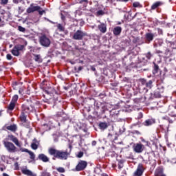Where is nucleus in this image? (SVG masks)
I'll return each instance as SVG.
<instances>
[{
  "label": "nucleus",
  "instance_id": "nucleus-19",
  "mask_svg": "<svg viewBox=\"0 0 176 176\" xmlns=\"http://www.w3.org/2000/svg\"><path fill=\"white\" fill-rule=\"evenodd\" d=\"M34 142L31 144L32 149H34V151H36L38 149V146H39V142L36 140V139L33 140Z\"/></svg>",
  "mask_w": 176,
  "mask_h": 176
},
{
  "label": "nucleus",
  "instance_id": "nucleus-15",
  "mask_svg": "<svg viewBox=\"0 0 176 176\" xmlns=\"http://www.w3.org/2000/svg\"><path fill=\"white\" fill-rule=\"evenodd\" d=\"M21 171H22V173H23L25 175L36 176V173H33L32 171L27 168H23Z\"/></svg>",
  "mask_w": 176,
  "mask_h": 176
},
{
  "label": "nucleus",
  "instance_id": "nucleus-33",
  "mask_svg": "<svg viewBox=\"0 0 176 176\" xmlns=\"http://www.w3.org/2000/svg\"><path fill=\"white\" fill-rule=\"evenodd\" d=\"M17 100H19V96L18 95H14L12 97L11 102H14V104H16V102H17Z\"/></svg>",
  "mask_w": 176,
  "mask_h": 176
},
{
  "label": "nucleus",
  "instance_id": "nucleus-62",
  "mask_svg": "<svg viewBox=\"0 0 176 176\" xmlns=\"http://www.w3.org/2000/svg\"><path fill=\"white\" fill-rule=\"evenodd\" d=\"M91 12H93L94 13H95V12H97V8H94V10H91Z\"/></svg>",
  "mask_w": 176,
  "mask_h": 176
},
{
  "label": "nucleus",
  "instance_id": "nucleus-55",
  "mask_svg": "<svg viewBox=\"0 0 176 176\" xmlns=\"http://www.w3.org/2000/svg\"><path fill=\"white\" fill-rule=\"evenodd\" d=\"M118 168H123V164H118Z\"/></svg>",
  "mask_w": 176,
  "mask_h": 176
},
{
  "label": "nucleus",
  "instance_id": "nucleus-26",
  "mask_svg": "<svg viewBox=\"0 0 176 176\" xmlns=\"http://www.w3.org/2000/svg\"><path fill=\"white\" fill-rule=\"evenodd\" d=\"M12 54L13 56H16L17 57L19 56L20 52L16 47H14V48L12 50Z\"/></svg>",
  "mask_w": 176,
  "mask_h": 176
},
{
  "label": "nucleus",
  "instance_id": "nucleus-42",
  "mask_svg": "<svg viewBox=\"0 0 176 176\" xmlns=\"http://www.w3.org/2000/svg\"><path fill=\"white\" fill-rule=\"evenodd\" d=\"M42 174H43V176H50V175H50V173H49V172H47V171H46V170L43 171V172H42Z\"/></svg>",
  "mask_w": 176,
  "mask_h": 176
},
{
  "label": "nucleus",
  "instance_id": "nucleus-39",
  "mask_svg": "<svg viewBox=\"0 0 176 176\" xmlns=\"http://www.w3.org/2000/svg\"><path fill=\"white\" fill-rule=\"evenodd\" d=\"M156 174H163V169L162 168H159L155 171Z\"/></svg>",
  "mask_w": 176,
  "mask_h": 176
},
{
  "label": "nucleus",
  "instance_id": "nucleus-2",
  "mask_svg": "<svg viewBox=\"0 0 176 176\" xmlns=\"http://www.w3.org/2000/svg\"><path fill=\"white\" fill-rule=\"evenodd\" d=\"M48 153L60 160H67L68 159V155H69L68 151H63L54 148H50L48 149Z\"/></svg>",
  "mask_w": 176,
  "mask_h": 176
},
{
  "label": "nucleus",
  "instance_id": "nucleus-20",
  "mask_svg": "<svg viewBox=\"0 0 176 176\" xmlns=\"http://www.w3.org/2000/svg\"><path fill=\"white\" fill-rule=\"evenodd\" d=\"M155 119H148L146 120L144 122V126H152V124H155Z\"/></svg>",
  "mask_w": 176,
  "mask_h": 176
},
{
  "label": "nucleus",
  "instance_id": "nucleus-8",
  "mask_svg": "<svg viewBox=\"0 0 176 176\" xmlns=\"http://www.w3.org/2000/svg\"><path fill=\"white\" fill-rule=\"evenodd\" d=\"M50 38L45 35H43L40 37V44L41 46H44V47H49V46H50Z\"/></svg>",
  "mask_w": 176,
  "mask_h": 176
},
{
  "label": "nucleus",
  "instance_id": "nucleus-50",
  "mask_svg": "<svg viewBox=\"0 0 176 176\" xmlns=\"http://www.w3.org/2000/svg\"><path fill=\"white\" fill-rule=\"evenodd\" d=\"M111 113H114L112 115H116V116H118V115H119V111H112Z\"/></svg>",
  "mask_w": 176,
  "mask_h": 176
},
{
  "label": "nucleus",
  "instance_id": "nucleus-38",
  "mask_svg": "<svg viewBox=\"0 0 176 176\" xmlns=\"http://www.w3.org/2000/svg\"><path fill=\"white\" fill-rule=\"evenodd\" d=\"M56 170L58 172V173H65V169L63 167H59V168H56Z\"/></svg>",
  "mask_w": 176,
  "mask_h": 176
},
{
  "label": "nucleus",
  "instance_id": "nucleus-22",
  "mask_svg": "<svg viewBox=\"0 0 176 176\" xmlns=\"http://www.w3.org/2000/svg\"><path fill=\"white\" fill-rule=\"evenodd\" d=\"M99 128L100 130H106V129H108V123L107 122H100L99 123Z\"/></svg>",
  "mask_w": 176,
  "mask_h": 176
},
{
  "label": "nucleus",
  "instance_id": "nucleus-14",
  "mask_svg": "<svg viewBox=\"0 0 176 176\" xmlns=\"http://www.w3.org/2000/svg\"><path fill=\"white\" fill-rule=\"evenodd\" d=\"M113 34L115 36H119L122 34V27L117 26L115 27L113 30Z\"/></svg>",
  "mask_w": 176,
  "mask_h": 176
},
{
  "label": "nucleus",
  "instance_id": "nucleus-31",
  "mask_svg": "<svg viewBox=\"0 0 176 176\" xmlns=\"http://www.w3.org/2000/svg\"><path fill=\"white\" fill-rule=\"evenodd\" d=\"M146 58H147V60H151V58H152V57H153V54L152 53H151V52H147L146 54H145Z\"/></svg>",
  "mask_w": 176,
  "mask_h": 176
},
{
  "label": "nucleus",
  "instance_id": "nucleus-1",
  "mask_svg": "<svg viewBox=\"0 0 176 176\" xmlns=\"http://www.w3.org/2000/svg\"><path fill=\"white\" fill-rule=\"evenodd\" d=\"M44 95L45 100H43L44 102H47V104H54L56 105L57 102H60L58 98H60V95L57 93V91L53 87H50L47 89H45Z\"/></svg>",
  "mask_w": 176,
  "mask_h": 176
},
{
  "label": "nucleus",
  "instance_id": "nucleus-51",
  "mask_svg": "<svg viewBox=\"0 0 176 176\" xmlns=\"http://www.w3.org/2000/svg\"><path fill=\"white\" fill-rule=\"evenodd\" d=\"M130 14V12L126 13L124 15V19H126V20H129V15Z\"/></svg>",
  "mask_w": 176,
  "mask_h": 176
},
{
  "label": "nucleus",
  "instance_id": "nucleus-47",
  "mask_svg": "<svg viewBox=\"0 0 176 176\" xmlns=\"http://www.w3.org/2000/svg\"><path fill=\"white\" fill-rule=\"evenodd\" d=\"M6 58L7 60H12V58H13V56H12V54H8L6 55Z\"/></svg>",
  "mask_w": 176,
  "mask_h": 176
},
{
  "label": "nucleus",
  "instance_id": "nucleus-7",
  "mask_svg": "<svg viewBox=\"0 0 176 176\" xmlns=\"http://www.w3.org/2000/svg\"><path fill=\"white\" fill-rule=\"evenodd\" d=\"M163 93H164V87L161 84L157 85V89L154 91V97L155 98H160Z\"/></svg>",
  "mask_w": 176,
  "mask_h": 176
},
{
  "label": "nucleus",
  "instance_id": "nucleus-24",
  "mask_svg": "<svg viewBox=\"0 0 176 176\" xmlns=\"http://www.w3.org/2000/svg\"><path fill=\"white\" fill-rule=\"evenodd\" d=\"M6 129L10 131H16V130H17V126L16 124H12V125L8 126Z\"/></svg>",
  "mask_w": 176,
  "mask_h": 176
},
{
  "label": "nucleus",
  "instance_id": "nucleus-44",
  "mask_svg": "<svg viewBox=\"0 0 176 176\" xmlns=\"http://www.w3.org/2000/svg\"><path fill=\"white\" fill-rule=\"evenodd\" d=\"M140 83H142V85L144 86V85H146V80L144 79V78H141L140 80Z\"/></svg>",
  "mask_w": 176,
  "mask_h": 176
},
{
  "label": "nucleus",
  "instance_id": "nucleus-57",
  "mask_svg": "<svg viewBox=\"0 0 176 176\" xmlns=\"http://www.w3.org/2000/svg\"><path fill=\"white\" fill-rule=\"evenodd\" d=\"M123 163H124V162L121 160L119 161L118 164H123Z\"/></svg>",
  "mask_w": 176,
  "mask_h": 176
},
{
  "label": "nucleus",
  "instance_id": "nucleus-58",
  "mask_svg": "<svg viewBox=\"0 0 176 176\" xmlns=\"http://www.w3.org/2000/svg\"><path fill=\"white\" fill-rule=\"evenodd\" d=\"M19 94H23V89H20L19 90Z\"/></svg>",
  "mask_w": 176,
  "mask_h": 176
},
{
  "label": "nucleus",
  "instance_id": "nucleus-9",
  "mask_svg": "<svg viewBox=\"0 0 176 176\" xmlns=\"http://www.w3.org/2000/svg\"><path fill=\"white\" fill-rule=\"evenodd\" d=\"M87 167V162L80 160L76 166V171H82Z\"/></svg>",
  "mask_w": 176,
  "mask_h": 176
},
{
  "label": "nucleus",
  "instance_id": "nucleus-32",
  "mask_svg": "<svg viewBox=\"0 0 176 176\" xmlns=\"http://www.w3.org/2000/svg\"><path fill=\"white\" fill-rule=\"evenodd\" d=\"M14 47L19 52H21V50H23V49H24V45H15Z\"/></svg>",
  "mask_w": 176,
  "mask_h": 176
},
{
  "label": "nucleus",
  "instance_id": "nucleus-46",
  "mask_svg": "<svg viewBox=\"0 0 176 176\" xmlns=\"http://www.w3.org/2000/svg\"><path fill=\"white\" fill-rule=\"evenodd\" d=\"M97 14L98 16H102V14H104V11H102V10H99L97 11Z\"/></svg>",
  "mask_w": 176,
  "mask_h": 176
},
{
  "label": "nucleus",
  "instance_id": "nucleus-23",
  "mask_svg": "<svg viewBox=\"0 0 176 176\" xmlns=\"http://www.w3.org/2000/svg\"><path fill=\"white\" fill-rule=\"evenodd\" d=\"M20 119L21 121L23 122V123H25L27 122V116L23 111H22L21 113Z\"/></svg>",
  "mask_w": 176,
  "mask_h": 176
},
{
  "label": "nucleus",
  "instance_id": "nucleus-40",
  "mask_svg": "<svg viewBox=\"0 0 176 176\" xmlns=\"http://www.w3.org/2000/svg\"><path fill=\"white\" fill-rule=\"evenodd\" d=\"M53 138L54 142H58V136L56 134H53Z\"/></svg>",
  "mask_w": 176,
  "mask_h": 176
},
{
  "label": "nucleus",
  "instance_id": "nucleus-21",
  "mask_svg": "<svg viewBox=\"0 0 176 176\" xmlns=\"http://www.w3.org/2000/svg\"><path fill=\"white\" fill-rule=\"evenodd\" d=\"M162 5H163V3H162L161 1H157L151 6V10H155V9H157L159 6H162Z\"/></svg>",
  "mask_w": 176,
  "mask_h": 176
},
{
  "label": "nucleus",
  "instance_id": "nucleus-63",
  "mask_svg": "<svg viewBox=\"0 0 176 176\" xmlns=\"http://www.w3.org/2000/svg\"><path fill=\"white\" fill-rule=\"evenodd\" d=\"M157 53L159 54L160 53H163V52L160 51V50H157Z\"/></svg>",
  "mask_w": 176,
  "mask_h": 176
},
{
  "label": "nucleus",
  "instance_id": "nucleus-27",
  "mask_svg": "<svg viewBox=\"0 0 176 176\" xmlns=\"http://www.w3.org/2000/svg\"><path fill=\"white\" fill-rule=\"evenodd\" d=\"M14 107H16V103H14L13 102H10V104L8 105V110L13 111V109H14Z\"/></svg>",
  "mask_w": 176,
  "mask_h": 176
},
{
  "label": "nucleus",
  "instance_id": "nucleus-25",
  "mask_svg": "<svg viewBox=\"0 0 176 176\" xmlns=\"http://www.w3.org/2000/svg\"><path fill=\"white\" fill-rule=\"evenodd\" d=\"M34 61H36V63H42V58H41V55L34 54Z\"/></svg>",
  "mask_w": 176,
  "mask_h": 176
},
{
  "label": "nucleus",
  "instance_id": "nucleus-29",
  "mask_svg": "<svg viewBox=\"0 0 176 176\" xmlns=\"http://www.w3.org/2000/svg\"><path fill=\"white\" fill-rule=\"evenodd\" d=\"M57 28L60 32H63V31L65 30V28H64V26H63V25H61L60 23H58L57 25Z\"/></svg>",
  "mask_w": 176,
  "mask_h": 176
},
{
  "label": "nucleus",
  "instance_id": "nucleus-60",
  "mask_svg": "<svg viewBox=\"0 0 176 176\" xmlns=\"http://www.w3.org/2000/svg\"><path fill=\"white\" fill-rule=\"evenodd\" d=\"M91 71H94H94H96V67H91Z\"/></svg>",
  "mask_w": 176,
  "mask_h": 176
},
{
  "label": "nucleus",
  "instance_id": "nucleus-49",
  "mask_svg": "<svg viewBox=\"0 0 176 176\" xmlns=\"http://www.w3.org/2000/svg\"><path fill=\"white\" fill-rule=\"evenodd\" d=\"M140 41V38L138 37L134 38L133 40V43H137Z\"/></svg>",
  "mask_w": 176,
  "mask_h": 176
},
{
  "label": "nucleus",
  "instance_id": "nucleus-53",
  "mask_svg": "<svg viewBox=\"0 0 176 176\" xmlns=\"http://www.w3.org/2000/svg\"><path fill=\"white\" fill-rule=\"evenodd\" d=\"M30 151H29V150L27 149V148H23V149H22V152H26L27 153H29Z\"/></svg>",
  "mask_w": 176,
  "mask_h": 176
},
{
  "label": "nucleus",
  "instance_id": "nucleus-30",
  "mask_svg": "<svg viewBox=\"0 0 176 176\" xmlns=\"http://www.w3.org/2000/svg\"><path fill=\"white\" fill-rule=\"evenodd\" d=\"M153 83V81H152V80H150L148 82H146V87H148V89H152Z\"/></svg>",
  "mask_w": 176,
  "mask_h": 176
},
{
  "label": "nucleus",
  "instance_id": "nucleus-48",
  "mask_svg": "<svg viewBox=\"0 0 176 176\" xmlns=\"http://www.w3.org/2000/svg\"><path fill=\"white\" fill-rule=\"evenodd\" d=\"M143 116H143L142 113L140 112V113H138V119H142Z\"/></svg>",
  "mask_w": 176,
  "mask_h": 176
},
{
  "label": "nucleus",
  "instance_id": "nucleus-45",
  "mask_svg": "<svg viewBox=\"0 0 176 176\" xmlns=\"http://www.w3.org/2000/svg\"><path fill=\"white\" fill-rule=\"evenodd\" d=\"M83 155H84L83 152H82V151H80V152L78 153L77 157H78L79 159H80V157H83Z\"/></svg>",
  "mask_w": 176,
  "mask_h": 176
},
{
  "label": "nucleus",
  "instance_id": "nucleus-56",
  "mask_svg": "<svg viewBox=\"0 0 176 176\" xmlns=\"http://www.w3.org/2000/svg\"><path fill=\"white\" fill-rule=\"evenodd\" d=\"M38 13H39V14H41V16H42V14H43V13H45V10H42V11L39 10Z\"/></svg>",
  "mask_w": 176,
  "mask_h": 176
},
{
  "label": "nucleus",
  "instance_id": "nucleus-13",
  "mask_svg": "<svg viewBox=\"0 0 176 176\" xmlns=\"http://www.w3.org/2000/svg\"><path fill=\"white\" fill-rule=\"evenodd\" d=\"M9 138L10 139V141L14 142V144H15L16 146H19V148L21 146V144H20V142H19V139H17L16 136L11 135H9Z\"/></svg>",
  "mask_w": 176,
  "mask_h": 176
},
{
  "label": "nucleus",
  "instance_id": "nucleus-52",
  "mask_svg": "<svg viewBox=\"0 0 176 176\" xmlns=\"http://www.w3.org/2000/svg\"><path fill=\"white\" fill-rule=\"evenodd\" d=\"M91 145L92 146H96V145H97V142H96V140L92 141Z\"/></svg>",
  "mask_w": 176,
  "mask_h": 176
},
{
  "label": "nucleus",
  "instance_id": "nucleus-28",
  "mask_svg": "<svg viewBox=\"0 0 176 176\" xmlns=\"http://www.w3.org/2000/svg\"><path fill=\"white\" fill-rule=\"evenodd\" d=\"M159 71V65H156V63H154V67L153 70V75H156Z\"/></svg>",
  "mask_w": 176,
  "mask_h": 176
},
{
  "label": "nucleus",
  "instance_id": "nucleus-34",
  "mask_svg": "<svg viewBox=\"0 0 176 176\" xmlns=\"http://www.w3.org/2000/svg\"><path fill=\"white\" fill-rule=\"evenodd\" d=\"M165 55H166V57H171V51H170V50L168 49H166L165 50Z\"/></svg>",
  "mask_w": 176,
  "mask_h": 176
},
{
  "label": "nucleus",
  "instance_id": "nucleus-36",
  "mask_svg": "<svg viewBox=\"0 0 176 176\" xmlns=\"http://www.w3.org/2000/svg\"><path fill=\"white\" fill-rule=\"evenodd\" d=\"M133 8H142V6L139 2H135L133 3Z\"/></svg>",
  "mask_w": 176,
  "mask_h": 176
},
{
  "label": "nucleus",
  "instance_id": "nucleus-3",
  "mask_svg": "<svg viewBox=\"0 0 176 176\" xmlns=\"http://www.w3.org/2000/svg\"><path fill=\"white\" fill-rule=\"evenodd\" d=\"M94 109L97 113H98V111H99V113H101L102 115L105 113V111H107L108 108L104 103L95 102L94 104Z\"/></svg>",
  "mask_w": 176,
  "mask_h": 176
},
{
  "label": "nucleus",
  "instance_id": "nucleus-64",
  "mask_svg": "<svg viewBox=\"0 0 176 176\" xmlns=\"http://www.w3.org/2000/svg\"><path fill=\"white\" fill-rule=\"evenodd\" d=\"M162 119L167 120L168 119V117H162Z\"/></svg>",
  "mask_w": 176,
  "mask_h": 176
},
{
  "label": "nucleus",
  "instance_id": "nucleus-17",
  "mask_svg": "<svg viewBox=\"0 0 176 176\" xmlns=\"http://www.w3.org/2000/svg\"><path fill=\"white\" fill-rule=\"evenodd\" d=\"M145 38L148 42H152V41H153V38H155V34L153 33H146Z\"/></svg>",
  "mask_w": 176,
  "mask_h": 176
},
{
  "label": "nucleus",
  "instance_id": "nucleus-6",
  "mask_svg": "<svg viewBox=\"0 0 176 176\" xmlns=\"http://www.w3.org/2000/svg\"><path fill=\"white\" fill-rule=\"evenodd\" d=\"M84 36H87V33L78 30L76 32H74L73 35V39L75 41H82Z\"/></svg>",
  "mask_w": 176,
  "mask_h": 176
},
{
  "label": "nucleus",
  "instance_id": "nucleus-12",
  "mask_svg": "<svg viewBox=\"0 0 176 176\" xmlns=\"http://www.w3.org/2000/svg\"><path fill=\"white\" fill-rule=\"evenodd\" d=\"M38 10H41V6H34L33 4H31L30 6L27 9V12L33 13V12H36Z\"/></svg>",
  "mask_w": 176,
  "mask_h": 176
},
{
  "label": "nucleus",
  "instance_id": "nucleus-41",
  "mask_svg": "<svg viewBox=\"0 0 176 176\" xmlns=\"http://www.w3.org/2000/svg\"><path fill=\"white\" fill-rule=\"evenodd\" d=\"M18 30H19L20 32H25V29L22 26H18Z\"/></svg>",
  "mask_w": 176,
  "mask_h": 176
},
{
  "label": "nucleus",
  "instance_id": "nucleus-61",
  "mask_svg": "<svg viewBox=\"0 0 176 176\" xmlns=\"http://www.w3.org/2000/svg\"><path fill=\"white\" fill-rule=\"evenodd\" d=\"M142 142H145L148 145V142H146L144 139L142 140Z\"/></svg>",
  "mask_w": 176,
  "mask_h": 176
},
{
  "label": "nucleus",
  "instance_id": "nucleus-54",
  "mask_svg": "<svg viewBox=\"0 0 176 176\" xmlns=\"http://www.w3.org/2000/svg\"><path fill=\"white\" fill-rule=\"evenodd\" d=\"M168 38H173V36H176V34H168Z\"/></svg>",
  "mask_w": 176,
  "mask_h": 176
},
{
  "label": "nucleus",
  "instance_id": "nucleus-18",
  "mask_svg": "<svg viewBox=\"0 0 176 176\" xmlns=\"http://www.w3.org/2000/svg\"><path fill=\"white\" fill-rule=\"evenodd\" d=\"M38 159L44 163H47V162H49V157H47L45 154H39Z\"/></svg>",
  "mask_w": 176,
  "mask_h": 176
},
{
  "label": "nucleus",
  "instance_id": "nucleus-35",
  "mask_svg": "<svg viewBox=\"0 0 176 176\" xmlns=\"http://www.w3.org/2000/svg\"><path fill=\"white\" fill-rule=\"evenodd\" d=\"M28 153H29V155L30 156V159L32 160H35V154L34 153V152L30 151Z\"/></svg>",
  "mask_w": 176,
  "mask_h": 176
},
{
  "label": "nucleus",
  "instance_id": "nucleus-43",
  "mask_svg": "<svg viewBox=\"0 0 176 176\" xmlns=\"http://www.w3.org/2000/svg\"><path fill=\"white\" fill-rule=\"evenodd\" d=\"M9 0H1V5H8Z\"/></svg>",
  "mask_w": 176,
  "mask_h": 176
},
{
  "label": "nucleus",
  "instance_id": "nucleus-37",
  "mask_svg": "<svg viewBox=\"0 0 176 176\" xmlns=\"http://www.w3.org/2000/svg\"><path fill=\"white\" fill-rule=\"evenodd\" d=\"M57 120L58 122H63L64 120V117L61 116V114H58Z\"/></svg>",
  "mask_w": 176,
  "mask_h": 176
},
{
  "label": "nucleus",
  "instance_id": "nucleus-59",
  "mask_svg": "<svg viewBox=\"0 0 176 176\" xmlns=\"http://www.w3.org/2000/svg\"><path fill=\"white\" fill-rule=\"evenodd\" d=\"M82 2H85L86 3H87V0H81L80 3H82Z\"/></svg>",
  "mask_w": 176,
  "mask_h": 176
},
{
  "label": "nucleus",
  "instance_id": "nucleus-16",
  "mask_svg": "<svg viewBox=\"0 0 176 176\" xmlns=\"http://www.w3.org/2000/svg\"><path fill=\"white\" fill-rule=\"evenodd\" d=\"M98 28L102 34H105V32H107V25L105 23H100L98 26Z\"/></svg>",
  "mask_w": 176,
  "mask_h": 176
},
{
  "label": "nucleus",
  "instance_id": "nucleus-4",
  "mask_svg": "<svg viewBox=\"0 0 176 176\" xmlns=\"http://www.w3.org/2000/svg\"><path fill=\"white\" fill-rule=\"evenodd\" d=\"M31 102L32 101L30 100L28 103L22 104V112L25 113H31V112H33L35 107H34L33 104H30Z\"/></svg>",
  "mask_w": 176,
  "mask_h": 176
},
{
  "label": "nucleus",
  "instance_id": "nucleus-10",
  "mask_svg": "<svg viewBox=\"0 0 176 176\" xmlns=\"http://www.w3.org/2000/svg\"><path fill=\"white\" fill-rule=\"evenodd\" d=\"M144 166L142 164H139L136 171L134 172L133 176H142L144 171Z\"/></svg>",
  "mask_w": 176,
  "mask_h": 176
},
{
  "label": "nucleus",
  "instance_id": "nucleus-5",
  "mask_svg": "<svg viewBox=\"0 0 176 176\" xmlns=\"http://www.w3.org/2000/svg\"><path fill=\"white\" fill-rule=\"evenodd\" d=\"M3 145L7 149L8 152H10V153H14V152L17 151V148L14 144L10 142H3Z\"/></svg>",
  "mask_w": 176,
  "mask_h": 176
},
{
  "label": "nucleus",
  "instance_id": "nucleus-11",
  "mask_svg": "<svg viewBox=\"0 0 176 176\" xmlns=\"http://www.w3.org/2000/svg\"><path fill=\"white\" fill-rule=\"evenodd\" d=\"M133 151L135 153H142L144 151V144L140 143L134 144Z\"/></svg>",
  "mask_w": 176,
  "mask_h": 176
}]
</instances>
